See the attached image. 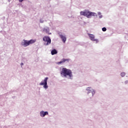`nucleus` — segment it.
<instances>
[{"label": "nucleus", "instance_id": "f257e3e1", "mask_svg": "<svg viewBox=\"0 0 128 128\" xmlns=\"http://www.w3.org/2000/svg\"><path fill=\"white\" fill-rule=\"evenodd\" d=\"M80 16H86L88 18H90V16H96V13L90 12L88 10H85L84 11H82L80 12Z\"/></svg>", "mask_w": 128, "mask_h": 128}, {"label": "nucleus", "instance_id": "f03ea898", "mask_svg": "<svg viewBox=\"0 0 128 128\" xmlns=\"http://www.w3.org/2000/svg\"><path fill=\"white\" fill-rule=\"evenodd\" d=\"M36 40L31 39L29 40H23V42H21L22 46H23L24 48H26V46H28L30 44H34V42H36Z\"/></svg>", "mask_w": 128, "mask_h": 128}, {"label": "nucleus", "instance_id": "7ed1b4c3", "mask_svg": "<svg viewBox=\"0 0 128 128\" xmlns=\"http://www.w3.org/2000/svg\"><path fill=\"white\" fill-rule=\"evenodd\" d=\"M48 77H46L42 80L40 83V86H43L45 90H48Z\"/></svg>", "mask_w": 128, "mask_h": 128}, {"label": "nucleus", "instance_id": "20e7f679", "mask_svg": "<svg viewBox=\"0 0 128 128\" xmlns=\"http://www.w3.org/2000/svg\"><path fill=\"white\" fill-rule=\"evenodd\" d=\"M42 40L43 42H46L44 43V46H49V44H52V39H50V38L48 36H44L42 38Z\"/></svg>", "mask_w": 128, "mask_h": 128}, {"label": "nucleus", "instance_id": "39448f33", "mask_svg": "<svg viewBox=\"0 0 128 128\" xmlns=\"http://www.w3.org/2000/svg\"><path fill=\"white\" fill-rule=\"evenodd\" d=\"M64 77L68 78H72V70L64 68Z\"/></svg>", "mask_w": 128, "mask_h": 128}, {"label": "nucleus", "instance_id": "423d86ee", "mask_svg": "<svg viewBox=\"0 0 128 128\" xmlns=\"http://www.w3.org/2000/svg\"><path fill=\"white\" fill-rule=\"evenodd\" d=\"M88 34L91 40H92V42H96V44H98V40L94 39V35L88 33Z\"/></svg>", "mask_w": 128, "mask_h": 128}, {"label": "nucleus", "instance_id": "0eeeda50", "mask_svg": "<svg viewBox=\"0 0 128 128\" xmlns=\"http://www.w3.org/2000/svg\"><path fill=\"white\" fill-rule=\"evenodd\" d=\"M46 116H48V112L44 110L40 112V116L41 118H44Z\"/></svg>", "mask_w": 128, "mask_h": 128}, {"label": "nucleus", "instance_id": "6e6552de", "mask_svg": "<svg viewBox=\"0 0 128 128\" xmlns=\"http://www.w3.org/2000/svg\"><path fill=\"white\" fill-rule=\"evenodd\" d=\"M58 54V50L56 48H54L51 51V54L52 56H54V54Z\"/></svg>", "mask_w": 128, "mask_h": 128}, {"label": "nucleus", "instance_id": "1a4fd4ad", "mask_svg": "<svg viewBox=\"0 0 128 128\" xmlns=\"http://www.w3.org/2000/svg\"><path fill=\"white\" fill-rule=\"evenodd\" d=\"M62 62H64V58H63L62 60L56 62V64H62Z\"/></svg>", "mask_w": 128, "mask_h": 128}, {"label": "nucleus", "instance_id": "9d476101", "mask_svg": "<svg viewBox=\"0 0 128 128\" xmlns=\"http://www.w3.org/2000/svg\"><path fill=\"white\" fill-rule=\"evenodd\" d=\"M60 74L62 76H64V68H62V70L60 72Z\"/></svg>", "mask_w": 128, "mask_h": 128}, {"label": "nucleus", "instance_id": "9b49d317", "mask_svg": "<svg viewBox=\"0 0 128 128\" xmlns=\"http://www.w3.org/2000/svg\"><path fill=\"white\" fill-rule=\"evenodd\" d=\"M60 38L62 40V42H64V36L62 34H60Z\"/></svg>", "mask_w": 128, "mask_h": 128}, {"label": "nucleus", "instance_id": "f8f14e48", "mask_svg": "<svg viewBox=\"0 0 128 128\" xmlns=\"http://www.w3.org/2000/svg\"><path fill=\"white\" fill-rule=\"evenodd\" d=\"M43 32H46V34H48L49 32H50V28H44L43 29Z\"/></svg>", "mask_w": 128, "mask_h": 128}, {"label": "nucleus", "instance_id": "ddd939ff", "mask_svg": "<svg viewBox=\"0 0 128 128\" xmlns=\"http://www.w3.org/2000/svg\"><path fill=\"white\" fill-rule=\"evenodd\" d=\"M120 76H122V78H124V76H126V73H124V72H122L121 73Z\"/></svg>", "mask_w": 128, "mask_h": 128}, {"label": "nucleus", "instance_id": "4468645a", "mask_svg": "<svg viewBox=\"0 0 128 128\" xmlns=\"http://www.w3.org/2000/svg\"><path fill=\"white\" fill-rule=\"evenodd\" d=\"M90 88H87L86 90H88L89 92H92V89L90 90Z\"/></svg>", "mask_w": 128, "mask_h": 128}, {"label": "nucleus", "instance_id": "2eb2a0df", "mask_svg": "<svg viewBox=\"0 0 128 128\" xmlns=\"http://www.w3.org/2000/svg\"><path fill=\"white\" fill-rule=\"evenodd\" d=\"M102 32H106V28H102Z\"/></svg>", "mask_w": 128, "mask_h": 128}, {"label": "nucleus", "instance_id": "dca6fc26", "mask_svg": "<svg viewBox=\"0 0 128 128\" xmlns=\"http://www.w3.org/2000/svg\"><path fill=\"white\" fill-rule=\"evenodd\" d=\"M44 20H42V19H40V24H44Z\"/></svg>", "mask_w": 128, "mask_h": 128}, {"label": "nucleus", "instance_id": "f3484780", "mask_svg": "<svg viewBox=\"0 0 128 128\" xmlns=\"http://www.w3.org/2000/svg\"><path fill=\"white\" fill-rule=\"evenodd\" d=\"M20 66H24V63L23 62H21L20 63Z\"/></svg>", "mask_w": 128, "mask_h": 128}, {"label": "nucleus", "instance_id": "a211bd4d", "mask_svg": "<svg viewBox=\"0 0 128 128\" xmlns=\"http://www.w3.org/2000/svg\"><path fill=\"white\" fill-rule=\"evenodd\" d=\"M48 34H52V32H49L48 33Z\"/></svg>", "mask_w": 128, "mask_h": 128}, {"label": "nucleus", "instance_id": "6ab92c4d", "mask_svg": "<svg viewBox=\"0 0 128 128\" xmlns=\"http://www.w3.org/2000/svg\"><path fill=\"white\" fill-rule=\"evenodd\" d=\"M16 98L15 96H13L12 97V98Z\"/></svg>", "mask_w": 128, "mask_h": 128}, {"label": "nucleus", "instance_id": "aec40b11", "mask_svg": "<svg viewBox=\"0 0 128 128\" xmlns=\"http://www.w3.org/2000/svg\"><path fill=\"white\" fill-rule=\"evenodd\" d=\"M102 18V16H100V18Z\"/></svg>", "mask_w": 128, "mask_h": 128}, {"label": "nucleus", "instance_id": "412c9836", "mask_svg": "<svg viewBox=\"0 0 128 128\" xmlns=\"http://www.w3.org/2000/svg\"><path fill=\"white\" fill-rule=\"evenodd\" d=\"M64 62H66V60H64Z\"/></svg>", "mask_w": 128, "mask_h": 128}, {"label": "nucleus", "instance_id": "4be33fe9", "mask_svg": "<svg viewBox=\"0 0 128 128\" xmlns=\"http://www.w3.org/2000/svg\"><path fill=\"white\" fill-rule=\"evenodd\" d=\"M64 42H66V38H64Z\"/></svg>", "mask_w": 128, "mask_h": 128}, {"label": "nucleus", "instance_id": "5701e85b", "mask_svg": "<svg viewBox=\"0 0 128 128\" xmlns=\"http://www.w3.org/2000/svg\"><path fill=\"white\" fill-rule=\"evenodd\" d=\"M0 32H2V31H0Z\"/></svg>", "mask_w": 128, "mask_h": 128}, {"label": "nucleus", "instance_id": "b1692460", "mask_svg": "<svg viewBox=\"0 0 128 128\" xmlns=\"http://www.w3.org/2000/svg\"><path fill=\"white\" fill-rule=\"evenodd\" d=\"M12 92H14V91H12Z\"/></svg>", "mask_w": 128, "mask_h": 128}, {"label": "nucleus", "instance_id": "393cba45", "mask_svg": "<svg viewBox=\"0 0 128 128\" xmlns=\"http://www.w3.org/2000/svg\"><path fill=\"white\" fill-rule=\"evenodd\" d=\"M92 92L94 93V92Z\"/></svg>", "mask_w": 128, "mask_h": 128}, {"label": "nucleus", "instance_id": "a878e982", "mask_svg": "<svg viewBox=\"0 0 128 128\" xmlns=\"http://www.w3.org/2000/svg\"><path fill=\"white\" fill-rule=\"evenodd\" d=\"M61 68H62V67L60 68V70H61Z\"/></svg>", "mask_w": 128, "mask_h": 128}]
</instances>
